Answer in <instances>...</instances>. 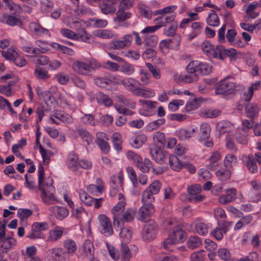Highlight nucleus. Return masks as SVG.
<instances>
[{"mask_svg": "<svg viewBox=\"0 0 261 261\" xmlns=\"http://www.w3.org/2000/svg\"><path fill=\"white\" fill-rule=\"evenodd\" d=\"M211 128L208 123L203 122L200 126V132L198 135V140L200 142L205 140L210 136Z\"/></svg>", "mask_w": 261, "mask_h": 261, "instance_id": "36", "label": "nucleus"}, {"mask_svg": "<svg viewBox=\"0 0 261 261\" xmlns=\"http://www.w3.org/2000/svg\"><path fill=\"white\" fill-rule=\"evenodd\" d=\"M204 25L203 22L195 21L191 23V32L187 35V39L191 41L200 34Z\"/></svg>", "mask_w": 261, "mask_h": 261, "instance_id": "25", "label": "nucleus"}, {"mask_svg": "<svg viewBox=\"0 0 261 261\" xmlns=\"http://www.w3.org/2000/svg\"><path fill=\"white\" fill-rule=\"evenodd\" d=\"M54 117L57 118L59 122L62 121L65 123H71L73 122L72 118L68 114L61 111H56L54 113Z\"/></svg>", "mask_w": 261, "mask_h": 261, "instance_id": "48", "label": "nucleus"}, {"mask_svg": "<svg viewBox=\"0 0 261 261\" xmlns=\"http://www.w3.org/2000/svg\"><path fill=\"white\" fill-rule=\"evenodd\" d=\"M118 199L119 201L113 207L111 212L113 215L114 223H116L118 225H120L122 221L121 214L124 211L126 202L125 198L122 193L118 194Z\"/></svg>", "mask_w": 261, "mask_h": 261, "instance_id": "5", "label": "nucleus"}, {"mask_svg": "<svg viewBox=\"0 0 261 261\" xmlns=\"http://www.w3.org/2000/svg\"><path fill=\"white\" fill-rule=\"evenodd\" d=\"M104 189L103 182L99 178L96 179V185L91 184L87 188V191L89 193L96 196L100 195L103 192Z\"/></svg>", "mask_w": 261, "mask_h": 261, "instance_id": "20", "label": "nucleus"}, {"mask_svg": "<svg viewBox=\"0 0 261 261\" xmlns=\"http://www.w3.org/2000/svg\"><path fill=\"white\" fill-rule=\"evenodd\" d=\"M38 173V185L41 191V199L47 204H53L56 198L53 194L55 188L53 186V179L50 177L44 179V169L41 165L39 167Z\"/></svg>", "mask_w": 261, "mask_h": 261, "instance_id": "1", "label": "nucleus"}, {"mask_svg": "<svg viewBox=\"0 0 261 261\" xmlns=\"http://www.w3.org/2000/svg\"><path fill=\"white\" fill-rule=\"evenodd\" d=\"M55 217L58 220H62L69 215L68 210L64 207L54 206L50 208Z\"/></svg>", "mask_w": 261, "mask_h": 261, "instance_id": "29", "label": "nucleus"}, {"mask_svg": "<svg viewBox=\"0 0 261 261\" xmlns=\"http://www.w3.org/2000/svg\"><path fill=\"white\" fill-rule=\"evenodd\" d=\"M34 74L36 78L42 80H46L50 76L47 70L40 67H37L35 69Z\"/></svg>", "mask_w": 261, "mask_h": 261, "instance_id": "61", "label": "nucleus"}, {"mask_svg": "<svg viewBox=\"0 0 261 261\" xmlns=\"http://www.w3.org/2000/svg\"><path fill=\"white\" fill-rule=\"evenodd\" d=\"M150 152L151 157L156 163L162 164L165 162L167 153L162 147H155L153 145L150 147Z\"/></svg>", "mask_w": 261, "mask_h": 261, "instance_id": "14", "label": "nucleus"}, {"mask_svg": "<svg viewBox=\"0 0 261 261\" xmlns=\"http://www.w3.org/2000/svg\"><path fill=\"white\" fill-rule=\"evenodd\" d=\"M197 131V128H193L191 130L185 128L177 129L174 132V135L182 141L187 140L193 136L194 133Z\"/></svg>", "mask_w": 261, "mask_h": 261, "instance_id": "23", "label": "nucleus"}, {"mask_svg": "<svg viewBox=\"0 0 261 261\" xmlns=\"http://www.w3.org/2000/svg\"><path fill=\"white\" fill-rule=\"evenodd\" d=\"M152 139L153 143L157 145L155 147H162L166 143L165 135L161 132H155L153 134Z\"/></svg>", "mask_w": 261, "mask_h": 261, "instance_id": "43", "label": "nucleus"}, {"mask_svg": "<svg viewBox=\"0 0 261 261\" xmlns=\"http://www.w3.org/2000/svg\"><path fill=\"white\" fill-rule=\"evenodd\" d=\"M177 8L176 5H170L159 9L156 11V14L160 15H171L176 14L175 12Z\"/></svg>", "mask_w": 261, "mask_h": 261, "instance_id": "58", "label": "nucleus"}, {"mask_svg": "<svg viewBox=\"0 0 261 261\" xmlns=\"http://www.w3.org/2000/svg\"><path fill=\"white\" fill-rule=\"evenodd\" d=\"M112 142L114 148L117 151H120L122 149V137L120 133L115 132L113 133L112 136Z\"/></svg>", "mask_w": 261, "mask_h": 261, "instance_id": "57", "label": "nucleus"}, {"mask_svg": "<svg viewBox=\"0 0 261 261\" xmlns=\"http://www.w3.org/2000/svg\"><path fill=\"white\" fill-rule=\"evenodd\" d=\"M45 258L47 261H68L69 257L66 255V251L61 247H55L48 249Z\"/></svg>", "mask_w": 261, "mask_h": 261, "instance_id": "7", "label": "nucleus"}, {"mask_svg": "<svg viewBox=\"0 0 261 261\" xmlns=\"http://www.w3.org/2000/svg\"><path fill=\"white\" fill-rule=\"evenodd\" d=\"M65 249L66 255L69 258L72 256L77 249V245L75 241L71 239L65 240L63 243Z\"/></svg>", "mask_w": 261, "mask_h": 261, "instance_id": "34", "label": "nucleus"}, {"mask_svg": "<svg viewBox=\"0 0 261 261\" xmlns=\"http://www.w3.org/2000/svg\"><path fill=\"white\" fill-rule=\"evenodd\" d=\"M200 99L191 98L186 104L185 109L187 112H190L198 109L200 106Z\"/></svg>", "mask_w": 261, "mask_h": 261, "instance_id": "49", "label": "nucleus"}, {"mask_svg": "<svg viewBox=\"0 0 261 261\" xmlns=\"http://www.w3.org/2000/svg\"><path fill=\"white\" fill-rule=\"evenodd\" d=\"M158 31L156 27L154 25L149 26L143 29L141 33L144 35V39H145L146 43L149 45L153 46L157 43L158 37L156 35H149Z\"/></svg>", "mask_w": 261, "mask_h": 261, "instance_id": "12", "label": "nucleus"}, {"mask_svg": "<svg viewBox=\"0 0 261 261\" xmlns=\"http://www.w3.org/2000/svg\"><path fill=\"white\" fill-rule=\"evenodd\" d=\"M92 35L95 37L103 39H111L117 37L115 34L109 30H96L93 31Z\"/></svg>", "mask_w": 261, "mask_h": 261, "instance_id": "38", "label": "nucleus"}, {"mask_svg": "<svg viewBox=\"0 0 261 261\" xmlns=\"http://www.w3.org/2000/svg\"><path fill=\"white\" fill-rule=\"evenodd\" d=\"M51 46L55 50L60 51L64 54L68 56H73L74 55L75 53L73 49L68 48L65 46L59 44L58 43L51 42Z\"/></svg>", "mask_w": 261, "mask_h": 261, "instance_id": "45", "label": "nucleus"}, {"mask_svg": "<svg viewBox=\"0 0 261 261\" xmlns=\"http://www.w3.org/2000/svg\"><path fill=\"white\" fill-rule=\"evenodd\" d=\"M72 69L76 73L82 75L89 74V67L87 63L82 61H75L72 65Z\"/></svg>", "mask_w": 261, "mask_h": 261, "instance_id": "26", "label": "nucleus"}, {"mask_svg": "<svg viewBox=\"0 0 261 261\" xmlns=\"http://www.w3.org/2000/svg\"><path fill=\"white\" fill-rule=\"evenodd\" d=\"M139 103L141 108L139 110V114L143 116L148 117L154 114V109L156 107L157 102L146 100H140Z\"/></svg>", "mask_w": 261, "mask_h": 261, "instance_id": "11", "label": "nucleus"}, {"mask_svg": "<svg viewBox=\"0 0 261 261\" xmlns=\"http://www.w3.org/2000/svg\"><path fill=\"white\" fill-rule=\"evenodd\" d=\"M29 28L31 32L34 35L40 36H50V33L48 30L42 28L37 23H31L29 25Z\"/></svg>", "mask_w": 261, "mask_h": 261, "instance_id": "31", "label": "nucleus"}, {"mask_svg": "<svg viewBox=\"0 0 261 261\" xmlns=\"http://www.w3.org/2000/svg\"><path fill=\"white\" fill-rule=\"evenodd\" d=\"M117 77L120 81L119 84H122L126 89L136 95L139 88L140 82L138 81L132 77H126L122 80L119 76Z\"/></svg>", "mask_w": 261, "mask_h": 261, "instance_id": "16", "label": "nucleus"}, {"mask_svg": "<svg viewBox=\"0 0 261 261\" xmlns=\"http://www.w3.org/2000/svg\"><path fill=\"white\" fill-rule=\"evenodd\" d=\"M137 252L138 248L135 245H130L129 247L126 245H122L121 261H129L132 257Z\"/></svg>", "mask_w": 261, "mask_h": 261, "instance_id": "17", "label": "nucleus"}, {"mask_svg": "<svg viewBox=\"0 0 261 261\" xmlns=\"http://www.w3.org/2000/svg\"><path fill=\"white\" fill-rule=\"evenodd\" d=\"M202 191V187L199 184H195L188 188V192L191 195V201L198 202L202 201L204 196L200 194Z\"/></svg>", "mask_w": 261, "mask_h": 261, "instance_id": "19", "label": "nucleus"}, {"mask_svg": "<svg viewBox=\"0 0 261 261\" xmlns=\"http://www.w3.org/2000/svg\"><path fill=\"white\" fill-rule=\"evenodd\" d=\"M157 234V226L154 222H150L145 225L142 232V237L144 240L150 241L154 239Z\"/></svg>", "mask_w": 261, "mask_h": 261, "instance_id": "13", "label": "nucleus"}, {"mask_svg": "<svg viewBox=\"0 0 261 261\" xmlns=\"http://www.w3.org/2000/svg\"><path fill=\"white\" fill-rule=\"evenodd\" d=\"M120 81L117 76L111 75L110 79L106 77L96 78L95 79V84L99 87H106L108 85L110 84L111 83H119Z\"/></svg>", "mask_w": 261, "mask_h": 261, "instance_id": "32", "label": "nucleus"}, {"mask_svg": "<svg viewBox=\"0 0 261 261\" xmlns=\"http://www.w3.org/2000/svg\"><path fill=\"white\" fill-rule=\"evenodd\" d=\"M152 194L148 189H146L141 195V201L143 204H146L151 203L154 200V197Z\"/></svg>", "mask_w": 261, "mask_h": 261, "instance_id": "63", "label": "nucleus"}, {"mask_svg": "<svg viewBox=\"0 0 261 261\" xmlns=\"http://www.w3.org/2000/svg\"><path fill=\"white\" fill-rule=\"evenodd\" d=\"M192 225L195 231L200 236H205L208 233V226L200 219L195 220Z\"/></svg>", "mask_w": 261, "mask_h": 261, "instance_id": "28", "label": "nucleus"}, {"mask_svg": "<svg viewBox=\"0 0 261 261\" xmlns=\"http://www.w3.org/2000/svg\"><path fill=\"white\" fill-rule=\"evenodd\" d=\"M35 90L37 94L44 100L47 107H51L53 106L55 102V99L50 92L43 91L41 87H37Z\"/></svg>", "mask_w": 261, "mask_h": 261, "instance_id": "21", "label": "nucleus"}, {"mask_svg": "<svg viewBox=\"0 0 261 261\" xmlns=\"http://www.w3.org/2000/svg\"><path fill=\"white\" fill-rule=\"evenodd\" d=\"M178 25V22L176 20L169 24L168 26L166 25L163 30L164 35L167 37L174 36L176 34Z\"/></svg>", "mask_w": 261, "mask_h": 261, "instance_id": "42", "label": "nucleus"}, {"mask_svg": "<svg viewBox=\"0 0 261 261\" xmlns=\"http://www.w3.org/2000/svg\"><path fill=\"white\" fill-rule=\"evenodd\" d=\"M186 238V233L181 229L180 226L173 228L168 237L163 242V247L165 249L171 250L173 245L183 242Z\"/></svg>", "mask_w": 261, "mask_h": 261, "instance_id": "2", "label": "nucleus"}, {"mask_svg": "<svg viewBox=\"0 0 261 261\" xmlns=\"http://www.w3.org/2000/svg\"><path fill=\"white\" fill-rule=\"evenodd\" d=\"M48 224L46 222H35L31 227V231L27 237L30 239H44L45 234L42 231L48 229Z\"/></svg>", "mask_w": 261, "mask_h": 261, "instance_id": "6", "label": "nucleus"}, {"mask_svg": "<svg viewBox=\"0 0 261 261\" xmlns=\"http://www.w3.org/2000/svg\"><path fill=\"white\" fill-rule=\"evenodd\" d=\"M212 71V66L206 62L199 61L198 72L203 75H208Z\"/></svg>", "mask_w": 261, "mask_h": 261, "instance_id": "64", "label": "nucleus"}, {"mask_svg": "<svg viewBox=\"0 0 261 261\" xmlns=\"http://www.w3.org/2000/svg\"><path fill=\"white\" fill-rule=\"evenodd\" d=\"M36 44L37 46L36 48L38 54L46 53L49 50V47H51V43L40 40L36 41Z\"/></svg>", "mask_w": 261, "mask_h": 261, "instance_id": "51", "label": "nucleus"}, {"mask_svg": "<svg viewBox=\"0 0 261 261\" xmlns=\"http://www.w3.org/2000/svg\"><path fill=\"white\" fill-rule=\"evenodd\" d=\"M99 7L101 12L105 14L114 13L116 10L115 7L112 5V3L109 1L103 2Z\"/></svg>", "mask_w": 261, "mask_h": 261, "instance_id": "60", "label": "nucleus"}, {"mask_svg": "<svg viewBox=\"0 0 261 261\" xmlns=\"http://www.w3.org/2000/svg\"><path fill=\"white\" fill-rule=\"evenodd\" d=\"M99 223L98 229L101 233L108 237L113 233L111 221L106 215L100 214L97 217Z\"/></svg>", "mask_w": 261, "mask_h": 261, "instance_id": "8", "label": "nucleus"}, {"mask_svg": "<svg viewBox=\"0 0 261 261\" xmlns=\"http://www.w3.org/2000/svg\"><path fill=\"white\" fill-rule=\"evenodd\" d=\"M128 160L132 161L136 166L143 173H148L152 168L151 161L147 158L143 159L138 153L132 151H128L126 153Z\"/></svg>", "mask_w": 261, "mask_h": 261, "instance_id": "3", "label": "nucleus"}, {"mask_svg": "<svg viewBox=\"0 0 261 261\" xmlns=\"http://www.w3.org/2000/svg\"><path fill=\"white\" fill-rule=\"evenodd\" d=\"M233 127V124L228 121H221L216 126L217 129L221 133L230 132Z\"/></svg>", "mask_w": 261, "mask_h": 261, "instance_id": "47", "label": "nucleus"}, {"mask_svg": "<svg viewBox=\"0 0 261 261\" xmlns=\"http://www.w3.org/2000/svg\"><path fill=\"white\" fill-rule=\"evenodd\" d=\"M221 158L218 151L213 152L206 161V165L211 170H214L218 166V161Z\"/></svg>", "mask_w": 261, "mask_h": 261, "instance_id": "27", "label": "nucleus"}, {"mask_svg": "<svg viewBox=\"0 0 261 261\" xmlns=\"http://www.w3.org/2000/svg\"><path fill=\"white\" fill-rule=\"evenodd\" d=\"M202 244L201 239L197 236H192L189 238L187 245L191 249L199 247Z\"/></svg>", "mask_w": 261, "mask_h": 261, "instance_id": "54", "label": "nucleus"}, {"mask_svg": "<svg viewBox=\"0 0 261 261\" xmlns=\"http://www.w3.org/2000/svg\"><path fill=\"white\" fill-rule=\"evenodd\" d=\"M0 21L11 27L22 25L20 18L17 15L0 14Z\"/></svg>", "mask_w": 261, "mask_h": 261, "instance_id": "18", "label": "nucleus"}, {"mask_svg": "<svg viewBox=\"0 0 261 261\" xmlns=\"http://www.w3.org/2000/svg\"><path fill=\"white\" fill-rule=\"evenodd\" d=\"M169 164L170 168L175 171H179L183 167L182 163L174 155H170Z\"/></svg>", "mask_w": 261, "mask_h": 261, "instance_id": "46", "label": "nucleus"}, {"mask_svg": "<svg viewBox=\"0 0 261 261\" xmlns=\"http://www.w3.org/2000/svg\"><path fill=\"white\" fill-rule=\"evenodd\" d=\"M197 80V77L195 74L189 75L182 72H177L173 76V80L177 83L181 82L191 83Z\"/></svg>", "mask_w": 261, "mask_h": 261, "instance_id": "33", "label": "nucleus"}, {"mask_svg": "<svg viewBox=\"0 0 261 261\" xmlns=\"http://www.w3.org/2000/svg\"><path fill=\"white\" fill-rule=\"evenodd\" d=\"M203 53L208 57L219 59L220 45L215 46L208 41H204L201 45Z\"/></svg>", "mask_w": 261, "mask_h": 261, "instance_id": "10", "label": "nucleus"}, {"mask_svg": "<svg viewBox=\"0 0 261 261\" xmlns=\"http://www.w3.org/2000/svg\"><path fill=\"white\" fill-rule=\"evenodd\" d=\"M14 82L10 81L7 85H0V93L7 97L11 96L13 93L12 86Z\"/></svg>", "mask_w": 261, "mask_h": 261, "instance_id": "59", "label": "nucleus"}, {"mask_svg": "<svg viewBox=\"0 0 261 261\" xmlns=\"http://www.w3.org/2000/svg\"><path fill=\"white\" fill-rule=\"evenodd\" d=\"M2 54L6 60L13 61L18 56L19 53L15 48L10 47L7 50L2 51Z\"/></svg>", "mask_w": 261, "mask_h": 261, "instance_id": "50", "label": "nucleus"}, {"mask_svg": "<svg viewBox=\"0 0 261 261\" xmlns=\"http://www.w3.org/2000/svg\"><path fill=\"white\" fill-rule=\"evenodd\" d=\"M66 164L67 168L71 171H77L79 169V160L77 154L74 152L70 153L67 157Z\"/></svg>", "mask_w": 261, "mask_h": 261, "instance_id": "22", "label": "nucleus"}, {"mask_svg": "<svg viewBox=\"0 0 261 261\" xmlns=\"http://www.w3.org/2000/svg\"><path fill=\"white\" fill-rule=\"evenodd\" d=\"M132 230L126 227L122 228L119 233V237L122 244H126L129 243L132 238Z\"/></svg>", "mask_w": 261, "mask_h": 261, "instance_id": "39", "label": "nucleus"}, {"mask_svg": "<svg viewBox=\"0 0 261 261\" xmlns=\"http://www.w3.org/2000/svg\"><path fill=\"white\" fill-rule=\"evenodd\" d=\"M64 228L61 227H56L49 231L48 240L50 241H56L60 239L64 231Z\"/></svg>", "mask_w": 261, "mask_h": 261, "instance_id": "41", "label": "nucleus"}, {"mask_svg": "<svg viewBox=\"0 0 261 261\" xmlns=\"http://www.w3.org/2000/svg\"><path fill=\"white\" fill-rule=\"evenodd\" d=\"M64 22L67 26L74 29L82 27L84 23L83 20L72 16H69L64 18Z\"/></svg>", "mask_w": 261, "mask_h": 261, "instance_id": "40", "label": "nucleus"}, {"mask_svg": "<svg viewBox=\"0 0 261 261\" xmlns=\"http://www.w3.org/2000/svg\"><path fill=\"white\" fill-rule=\"evenodd\" d=\"M259 111V106L251 103L246 107L245 113L247 117L253 119L258 117Z\"/></svg>", "mask_w": 261, "mask_h": 261, "instance_id": "37", "label": "nucleus"}, {"mask_svg": "<svg viewBox=\"0 0 261 261\" xmlns=\"http://www.w3.org/2000/svg\"><path fill=\"white\" fill-rule=\"evenodd\" d=\"M154 212V206L151 203L143 204L139 210L138 219L142 221H147Z\"/></svg>", "mask_w": 261, "mask_h": 261, "instance_id": "15", "label": "nucleus"}, {"mask_svg": "<svg viewBox=\"0 0 261 261\" xmlns=\"http://www.w3.org/2000/svg\"><path fill=\"white\" fill-rule=\"evenodd\" d=\"M133 36L130 34H126L119 39L112 40L110 43V46L113 49H121L129 47L132 43Z\"/></svg>", "mask_w": 261, "mask_h": 261, "instance_id": "9", "label": "nucleus"}, {"mask_svg": "<svg viewBox=\"0 0 261 261\" xmlns=\"http://www.w3.org/2000/svg\"><path fill=\"white\" fill-rule=\"evenodd\" d=\"M71 215L77 220L81 221L84 217L87 216V212L85 211L84 208L81 206L76 207V208H72Z\"/></svg>", "mask_w": 261, "mask_h": 261, "instance_id": "56", "label": "nucleus"}, {"mask_svg": "<svg viewBox=\"0 0 261 261\" xmlns=\"http://www.w3.org/2000/svg\"><path fill=\"white\" fill-rule=\"evenodd\" d=\"M238 162V159L236 155L232 154H227L224 159V165L225 168L230 169L236 165Z\"/></svg>", "mask_w": 261, "mask_h": 261, "instance_id": "52", "label": "nucleus"}, {"mask_svg": "<svg viewBox=\"0 0 261 261\" xmlns=\"http://www.w3.org/2000/svg\"><path fill=\"white\" fill-rule=\"evenodd\" d=\"M241 160L250 172L255 173L257 171V166L254 161L253 155H243Z\"/></svg>", "mask_w": 261, "mask_h": 261, "instance_id": "24", "label": "nucleus"}, {"mask_svg": "<svg viewBox=\"0 0 261 261\" xmlns=\"http://www.w3.org/2000/svg\"><path fill=\"white\" fill-rule=\"evenodd\" d=\"M97 102L103 105L106 107L110 106L112 105L113 101L108 96L102 93H98L96 95Z\"/></svg>", "mask_w": 261, "mask_h": 261, "instance_id": "62", "label": "nucleus"}, {"mask_svg": "<svg viewBox=\"0 0 261 261\" xmlns=\"http://www.w3.org/2000/svg\"><path fill=\"white\" fill-rule=\"evenodd\" d=\"M236 83L228 79L220 81L215 88V93L217 95L226 96L233 93L237 90Z\"/></svg>", "mask_w": 261, "mask_h": 261, "instance_id": "4", "label": "nucleus"}, {"mask_svg": "<svg viewBox=\"0 0 261 261\" xmlns=\"http://www.w3.org/2000/svg\"><path fill=\"white\" fill-rule=\"evenodd\" d=\"M207 24L214 27H218L220 21L218 15L214 11H212L206 19Z\"/></svg>", "mask_w": 261, "mask_h": 261, "instance_id": "55", "label": "nucleus"}, {"mask_svg": "<svg viewBox=\"0 0 261 261\" xmlns=\"http://www.w3.org/2000/svg\"><path fill=\"white\" fill-rule=\"evenodd\" d=\"M221 50L219 52V59L223 60L226 56L230 58H234L237 55V51L233 48L225 49L223 46H220Z\"/></svg>", "mask_w": 261, "mask_h": 261, "instance_id": "44", "label": "nucleus"}, {"mask_svg": "<svg viewBox=\"0 0 261 261\" xmlns=\"http://www.w3.org/2000/svg\"><path fill=\"white\" fill-rule=\"evenodd\" d=\"M226 194L221 195L219 197V202L222 204H226L234 200L237 195V191L231 188L226 190Z\"/></svg>", "mask_w": 261, "mask_h": 261, "instance_id": "30", "label": "nucleus"}, {"mask_svg": "<svg viewBox=\"0 0 261 261\" xmlns=\"http://www.w3.org/2000/svg\"><path fill=\"white\" fill-rule=\"evenodd\" d=\"M147 137L143 134H139L131 138L130 143L133 147L140 148L147 141Z\"/></svg>", "mask_w": 261, "mask_h": 261, "instance_id": "35", "label": "nucleus"}, {"mask_svg": "<svg viewBox=\"0 0 261 261\" xmlns=\"http://www.w3.org/2000/svg\"><path fill=\"white\" fill-rule=\"evenodd\" d=\"M136 95L145 98H150L155 95V92L154 90L152 89H141L139 87Z\"/></svg>", "mask_w": 261, "mask_h": 261, "instance_id": "53", "label": "nucleus"}]
</instances>
